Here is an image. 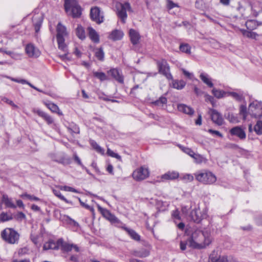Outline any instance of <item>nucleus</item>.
Here are the masks:
<instances>
[{
    "mask_svg": "<svg viewBox=\"0 0 262 262\" xmlns=\"http://www.w3.org/2000/svg\"><path fill=\"white\" fill-rule=\"evenodd\" d=\"M167 98L164 96L160 97L159 99L152 102V103L157 106H162L164 104L167 103Z\"/></svg>",
    "mask_w": 262,
    "mask_h": 262,
    "instance_id": "39",
    "label": "nucleus"
},
{
    "mask_svg": "<svg viewBox=\"0 0 262 262\" xmlns=\"http://www.w3.org/2000/svg\"><path fill=\"white\" fill-rule=\"evenodd\" d=\"M108 73L110 74L113 78H114L115 80L118 81L119 83H123V77L120 73L119 71L116 69H113L110 70Z\"/></svg>",
    "mask_w": 262,
    "mask_h": 262,
    "instance_id": "19",
    "label": "nucleus"
},
{
    "mask_svg": "<svg viewBox=\"0 0 262 262\" xmlns=\"http://www.w3.org/2000/svg\"><path fill=\"white\" fill-rule=\"evenodd\" d=\"M179 147L181 149L182 151H183L184 153L189 155L191 158L193 155L194 154V152L190 148L183 146L181 145H178Z\"/></svg>",
    "mask_w": 262,
    "mask_h": 262,
    "instance_id": "40",
    "label": "nucleus"
},
{
    "mask_svg": "<svg viewBox=\"0 0 262 262\" xmlns=\"http://www.w3.org/2000/svg\"><path fill=\"white\" fill-rule=\"evenodd\" d=\"M21 54L12 52L11 57L15 60H20L21 58Z\"/></svg>",
    "mask_w": 262,
    "mask_h": 262,
    "instance_id": "57",
    "label": "nucleus"
},
{
    "mask_svg": "<svg viewBox=\"0 0 262 262\" xmlns=\"http://www.w3.org/2000/svg\"><path fill=\"white\" fill-rule=\"evenodd\" d=\"M227 119L229 120V122L233 123H236L239 122L238 118L232 113H229L228 114Z\"/></svg>",
    "mask_w": 262,
    "mask_h": 262,
    "instance_id": "47",
    "label": "nucleus"
},
{
    "mask_svg": "<svg viewBox=\"0 0 262 262\" xmlns=\"http://www.w3.org/2000/svg\"><path fill=\"white\" fill-rule=\"evenodd\" d=\"M58 243H59V248L64 252H68L72 250L77 252L80 251L79 248L76 245L64 242L61 238L58 239Z\"/></svg>",
    "mask_w": 262,
    "mask_h": 262,
    "instance_id": "11",
    "label": "nucleus"
},
{
    "mask_svg": "<svg viewBox=\"0 0 262 262\" xmlns=\"http://www.w3.org/2000/svg\"><path fill=\"white\" fill-rule=\"evenodd\" d=\"M98 98L105 101H111L112 102H117L116 100L114 99H110L105 96V95L103 93L98 94Z\"/></svg>",
    "mask_w": 262,
    "mask_h": 262,
    "instance_id": "58",
    "label": "nucleus"
},
{
    "mask_svg": "<svg viewBox=\"0 0 262 262\" xmlns=\"http://www.w3.org/2000/svg\"><path fill=\"white\" fill-rule=\"evenodd\" d=\"M182 71L183 73V74L188 78L189 79H192L193 77V75L192 73L189 72L188 71H186L184 69H182Z\"/></svg>",
    "mask_w": 262,
    "mask_h": 262,
    "instance_id": "61",
    "label": "nucleus"
},
{
    "mask_svg": "<svg viewBox=\"0 0 262 262\" xmlns=\"http://www.w3.org/2000/svg\"><path fill=\"white\" fill-rule=\"evenodd\" d=\"M149 171L147 168L141 166L137 168L132 173L133 179L137 181H142L149 177Z\"/></svg>",
    "mask_w": 262,
    "mask_h": 262,
    "instance_id": "8",
    "label": "nucleus"
},
{
    "mask_svg": "<svg viewBox=\"0 0 262 262\" xmlns=\"http://www.w3.org/2000/svg\"><path fill=\"white\" fill-rule=\"evenodd\" d=\"M208 132L213 136H217L221 138L223 137V135L217 130H214L212 129H208Z\"/></svg>",
    "mask_w": 262,
    "mask_h": 262,
    "instance_id": "59",
    "label": "nucleus"
},
{
    "mask_svg": "<svg viewBox=\"0 0 262 262\" xmlns=\"http://www.w3.org/2000/svg\"><path fill=\"white\" fill-rule=\"evenodd\" d=\"M172 216L174 219L180 220L179 211L177 210H174L172 213Z\"/></svg>",
    "mask_w": 262,
    "mask_h": 262,
    "instance_id": "64",
    "label": "nucleus"
},
{
    "mask_svg": "<svg viewBox=\"0 0 262 262\" xmlns=\"http://www.w3.org/2000/svg\"><path fill=\"white\" fill-rule=\"evenodd\" d=\"M159 71L168 79H172V76L170 73L169 67L166 61H163L159 65Z\"/></svg>",
    "mask_w": 262,
    "mask_h": 262,
    "instance_id": "15",
    "label": "nucleus"
},
{
    "mask_svg": "<svg viewBox=\"0 0 262 262\" xmlns=\"http://www.w3.org/2000/svg\"><path fill=\"white\" fill-rule=\"evenodd\" d=\"M167 7L168 9H171L176 7H178V5L170 0H167Z\"/></svg>",
    "mask_w": 262,
    "mask_h": 262,
    "instance_id": "56",
    "label": "nucleus"
},
{
    "mask_svg": "<svg viewBox=\"0 0 262 262\" xmlns=\"http://www.w3.org/2000/svg\"><path fill=\"white\" fill-rule=\"evenodd\" d=\"M73 158L75 160V161L80 166H81L83 168H85L86 169V168L84 167V166L83 165V164H82L81 163V161L80 159V158L78 157V156L76 154H74L73 155Z\"/></svg>",
    "mask_w": 262,
    "mask_h": 262,
    "instance_id": "60",
    "label": "nucleus"
},
{
    "mask_svg": "<svg viewBox=\"0 0 262 262\" xmlns=\"http://www.w3.org/2000/svg\"><path fill=\"white\" fill-rule=\"evenodd\" d=\"M248 113L246 106L241 105L239 108V115L242 116L243 120H245L246 119Z\"/></svg>",
    "mask_w": 262,
    "mask_h": 262,
    "instance_id": "42",
    "label": "nucleus"
},
{
    "mask_svg": "<svg viewBox=\"0 0 262 262\" xmlns=\"http://www.w3.org/2000/svg\"><path fill=\"white\" fill-rule=\"evenodd\" d=\"M58 249H59V243H58V240L56 242L52 240H50L46 243L43 246V249L44 250L50 249L56 250Z\"/></svg>",
    "mask_w": 262,
    "mask_h": 262,
    "instance_id": "20",
    "label": "nucleus"
},
{
    "mask_svg": "<svg viewBox=\"0 0 262 262\" xmlns=\"http://www.w3.org/2000/svg\"><path fill=\"white\" fill-rule=\"evenodd\" d=\"M133 254L135 256L145 257L149 254V252L146 249H142L139 250L134 251Z\"/></svg>",
    "mask_w": 262,
    "mask_h": 262,
    "instance_id": "34",
    "label": "nucleus"
},
{
    "mask_svg": "<svg viewBox=\"0 0 262 262\" xmlns=\"http://www.w3.org/2000/svg\"><path fill=\"white\" fill-rule=\"evenodd\" d=\"M76 34L77 36L81 40L85 38V31L80 25H78L76 29Z\"/></svg>",
    "mask_w": 262,
    "mask_h": 262,
    "instance_id": "32",
    "label": "nucleus"
},
{
    "mask_svg": "<svg viewBox=\"0 0 262 262\" xmlns=\"http://www.w3.org/2000/svg\"><path fill=\"white\" fill-rule=\"evenodd\" d=\"M178 110L179 111L183 112L186 114L192 115L194 113L193 109L185 104H179L178 105Z\"/></svg>",
    "mask_w": 262,
    "mask_h": 262,
    "instance_id": "23",
    "label": "nucleus"
},
{
    "mask_svg": "<svg viewBox=\"0 0 262 262\" xmlns=\"http://www.w3.org/2000/svg\"><path fill=\"white\" fill-rule=\"evenodd\" d=\"M254 130L258 135H262V121H258L254 127Z\"/></svg>",
    "mask_w": 262,
    "mask_h": 262,
    "instance_id": "41",
    "label": "nucleus"
},
{
    "mask_svg": "<svg viewBox=\"0 0 262 262\" xmlns=\"http://www.w3.org/2000/svg\"><path fill=\"white\" fill-rule=\"evenodd\" d=\"M88 34L90 39L95 43L99 42V35L97 32L92 27H90L88 28Z\"/></svg>",
    "mask_w": 262,
    "mask_h": 262,
    "instance_id": "21",
    "label": "nucleus"
},
{
    "mask_svg": "<svg viewBox=\"0 0 262 262\" xmlns=\"http://www.w3.org/2000/svg\"><path fill=\"white\" fill-rule=\"evenodd\" d=\"M1 237L6 243L15 244L18 242L19 234L13 229L7 228L2 231Z\"/></svg>",
    "mask_w": 262,
    "mask_h": 262,
    "instance_id": "4",
    "label": "nucleus"
},
{
    "mask_svg": "<svg viewBox=\"0 0 262 262\" xmlns=\"http://www.w3.org/2000/svg\"><path fill=\"white\" fill-rule=\"evenodd\" d=\"M195 179L199 182L204 184H212L216 181V177L209 171H204L195 174Z\"/></svg>",
    "mask_w": 262,
    "mask_h": 262,
    "instance_id": "6",
    "label": "nucleus"
},
{
    "mask_svg": "<svg viewBox=\"0 0 262 262\" xmlns=\"http://www.w3.org/2000/svg\"><path fill=\"white\" fill-rule=\"evenodd\" d=\"M25 52L29 57L34 58L38 57L41 54L40 50L31 43L26 46Z\"/></svg>",
    "mask_w": 262,
    "mask_h": 262,
    "instance_id": "10",
    "label": "nucleus"
},
{
    "mask_svg": "<svg viewBox=\"0 0 262 262\" xmlns=\"http://www.w3.org/2000/svg\"><path fill=\"white\" fill-rule=\"evenodd\" d=\"M93 74L96 77L101 81H104L107 79L106 75L103 72H95Z\"/></svg>",
    "mask_w": 262,
    "mask_h": 262,
    "instance_id": "46",
    "label": "nucleus"
},
{
    "mask_svg": "<svg viewBox=\"0 0 262 262\" xmlns=\"http://www.w3.org/2000/svg\"><path fill=\"white\" fill-rule=\"evenodd\" d=\"M32 20L34 25L35 31L37 33L39 31L40 26L42 24V18L41 16H33Z\"/></svg>",
    "mask_w": 262,
    "mask_h": 262,
    "instance_id": "26",
    "label": "nucleus"
},
{
    "mask_svg": "<svg viewBox=\"0 0 262 262\" xmlns=\"http://www.w3.org/2000/svg\"><path fill=\"white\" fill-rule=\"evenodd\" d=\"M190 216L194 222L199 223L203 219L207 216V214L206 213L202 214L200 209H194L191 212Z\"/></svg>",
    "mask_w": 262,
    "mask_h": 262,
    "instance_id": "16",
    "label": "nucleus"
},
{
    "mask_svg": "<svg viewBox=\"0 0 262 262\" xmlns=\"http://www.w3.org/2000/svg\"><path fill=\"white\" fill-rule=\"evenodd\" d=\"M212 239L209 230L197 229L192 233L188 242L190 247L195 249H202L209 246L212 243Z\"/></svg>",
    "mask_w": 262,
    "mask_h": 262,
    "instance_id": "1",
    "label": "nucleus"
},
{
    "mask_svg": "<svg viewBox=\"0 0 262 262\" xmlns=\"http://www.w3.org/2000/svg\"><path fill=\"white\" fill-rule=\"evenodd\" d=\"M229 133L231 135L236 136L242 140H245L246 138L245 128L240 126L232 127L229 130Z\"/></svg>",
    "mask_w": 262,
    "mask_h": 262,
    "instance_id": "12",
    "label": "nucleus"
},
{
    "mask_svg": "<svg viewBox=\"0 0 262 262\" xmlns=\"http://www.w3.org/2000/svg\"><path fill=\"white\" fill-rule=\"evenodd\" d=\"M2 202L4 203L7 208H16V206L14 204L12 199L9 198L7 194H3Z\"/></svg>",
    "mask_w": 262,
    "mask_h": 262,
    "instance_id": "24",
    "label": "nucleus"
},
{
    "mask_svg": "<svg viewBox=\"0 0 262 262\" xmlns=\"http://www.w3.org/2000/svg\"><path fill=\"white\" fill-rule=\"evenodd\" d=\"M221 256H219L217 252L214 250L209 255L208 262H219Z\"/></svg>",
    "mask_w": 262,
    "mask_h": 262,
    "instance_id": "37",
    "label": "nucleus"
},
{
    "mask_svg": "<svg viewBox=\"0 0 262 262\" xmlns=\"http://www.w3.org/2000/svg\"><path fill=\"white\" fill-rule=\"evenodd\" d=\"M58 162L60 163H62L63 164H69L71 163V161L69 158L62 157V158H59V160H58Z\"/></svg>",
    "mask_w": 262,
    "mask_h": 262,
    "instance_id": "55",
    "label": "nucleus"
},
{
    "mask_svg": "<svg viewBox=\"0 0 262 262\" xmlns=\"http://www.w3.org/2000/svg\"><path fill=\"white\" fill-rule=\"evenodd\" d=\"M209 113L211 115L212 121L218 125H222L224 123V119L222 115L217 111L213 109H210Z\"/></svg>",
    "mask_w": 262,
    "mask_h": 262,
    "instance_id": "14",
    "label": "nucleus"
},
{
    "mask_svg": "<svg viewBox=\"0 0 262 262\" xmlns=\"http://www.w3.org/2000/svg\"><path fill=\"white\" fill-rule=\"evenodd\" d=\"M33 112L37 114L39 117L43 118L47 122L48 124L50 125L53 123V119L45 112L38 109H34L33 110Z\"/></svg>",
    "mask_w": 262,
    "mask_h": 262,
    "instance_id": "17",
    "label": "nucleus"
},
{
    "mask_svg": "<svg viewBox=\"0 0 262 262\" xmlns=\"http://www.w3.org/2000/svg\"><path fill=\"white\" fill-rule=\"evenodd\" d=\"M192 158L196 164H201L207 162V159L204 157L198 154L194 153Z\"/></svg>",
    "mask_w": 262,
    "mask_h": 262,
    "instance_id": "35",
    "label": "nucleus"
},
{
    "mask_svg": "<svg viewBox=\"0 0 262 262\" xmlns=\"http://www.w3.org/2000/svg\"><path fill=\"white\" fill-rule=\"evenodd\" d=\"M230 96L237 101H241L244 99V96L242 92H228L227 96Z\"/></svg>",
    "mask_w": 262,
    "mask_h": 262,
    "instance_id": "27",
    "label": "nucleus"
},
{
    "mask_svg": "<svg viewBox=\"0 0 262 262\" xmlns=\"http://www.w3.org/2000/svg\"><path fill=\"white\" fill-rule=\"evenodd\" d=\"M53 192L55 195H56L61 200L65 202L66 203H68V201L67 200V199L61 194V192L59 190L53 189Z\"/></svg>",
    "mask_w": 262,
    "mask_h": 262,
    "instance_id": "50",
    "label": "nucleus"
},
{
    "mask_svg": "<svg viewBox=\"0 0 262 262\" xmlns=\"http://www.w3.org/2000/svg\"><path fill=\"white\" fill-rule=\"evenodd\" d=\"M248 113L251 117L259 118L262 117V102L254 101L251 102L248 107Z\"/></svg>",
    "mask_w": 262,
    "mask_h": 262,
    "instance_id": "7",
    "label": "nucleus"
},
{
    "mask_svg": "<svg viewBox=\"0 0 262 262\" xmlns=\"http://www.w3.org/2000/svg\"><path fill=\"white\" fill-rule=\"evenodd\" d=\"M107 154L112 157L115 158L119 160H121V157L120 155H119L118 154L114 152L113 150H112L111 149L108 148L107 150Z\"/></svg>",
    "mask_w": 262,
    "mask_h": 262,
    "instance_id": "52",
    "label": "nucleus"
},
{
    "mask_svg": "<svg viewBox=\"0 0 262 262\" xmlns=\"http://www.w3.org/2000/svg\"><path fill=\"white\" fill-rule=\"evenodd\" d=\"M90 17L92 20L97 24H101L104 21V14L98 7H94L91 9Z\"/></svg>",
    "mask_w": 262,
    "mask_h": 262,
    "instance_id": "9",
    "label": "nucleus"
},
{
    "mask_svg": "<svg viewBox=\"0 0 262 262\" xmlns=\"http://www.w3.org/2000/svg\"><path fill=\"white\" fill-rule=\"evenodd\" d=\"M179 173L176 171H168L161 176V179L165 180H173L179 177Z\"/></svg>",
    "mask_w": 262,
    "mask_h": 262,
    "instance_id": "22",
    "label": "nucleus"
},
{
    "mask_svg": "<svg viewBox=\"0 0 262 262\" xmlns=\"http://www.w3.org/2000/svg\"><path fill=\"white\" fill-rule=\"evenodd\" d=\"M13 219L11 215H9L7 213L3 212L0 214V221L4 222L10 221Z\"/></svg>",
    "mask_w": 262,
    "mask_h": 262,
    "instance_id": "43",
    "label": "nucleus"
},
{
    "mask_svg": "<svg viewBox=\"0 0 262 262\" xmlns=\"http://www.w3.org/2000/svg\"><path fill=\"white\" fill-rule=\"evenodd\" d=\"M190 47L188 44H181L180 46V50L186 53H190Z\"/></svg>",
    "mask_w": 262,
    "mask_h": 262,
    "instance_id": "48",
    "label": "nucleus"
},
{
    "mask_svg": "<svg viewBox=\"0 0 262 262\" xmlns=\"http://www.w3.org/2000/svg\"><path fill=\"white\" fill-rule=\"evenodd\" d=\"M129 34L132 43L134 45H137L140 39L139 32L134 29H131L129 30Z\"/></svg>",
    "mask_w": 262,
    "mask_h": 262,
    "instance_id": "18",
    "label": "nucleus"
},
{
    "mask_svg": "<svg viewBox=\"0 0 262 262\" xmlns=\"http://www.w3.org/2000/svg\"><path fill=\"white\" fill-rule=\"evenodd\" d=\"M69 260H70L71 262H79V255L77 254L71 255L69 258Z\"/></svg>",
    "mask_w": 262,
    "mask_h": 262,
    "instance_id": "63",
    "label": "nucleus"
},
{
    "mask_svg": "<svg viewBox=\"0 0 262 262\" xmlns=\"http://www.w3.org/2000/svg\"><path fill=\"white\" fill-rule=\"evenodd\" d=\"M95 57L100 61H103L104 58V53L102 48H96L94 50Z\"/></svg>",
    "mask_w": 262,
    "mask_h": 262,
    "instance_id": "33",
    "label": "nucleus"
},
{
    "mask_svg": "<svg viewBox=\"0 0 262 262\" xmlns=\"http://www.w3.org/2000/svg\"><path fill=\"white\" fill-rule=\"evenodd\" d=\"M92 146L98 152L103 154L104 150L94 140H91L90 142Z\"/></svg>",
    "mask_w": 262,
    "mask_h": 262,
    "instance_id": "44",
    "label": "nucleus"
},
{
    "mask_svg": "<svg viewBox=\"0 0 262 262\" xmlns=\"http://www.w3.org/2000/svg\"><path fill=\"white\" fill-rule=\"evenodd\" d=\"M63 217L62 220L66 221L68 224L75 227H78L79 226V224L77 222L70 218L69 216L64 215Z\"/></svg>",
    "mask_w": 262,
    "mask_h": 262,
    "instance_id": "45",
    "label": "nucleus"
},
{
    "mask_svg": "<svg viewBox=\"0 0 262 262\" xmlns=\"http://www.w3.org/2000/svg\"><path fill=\"white\" fill-rule=\"evenodd\" d=\"M172 84L173 88L181 90L185 86L186 83L183 80H173Z\"/></svg>",
    "mask_w": 262,
    "mask_h": 262,
    "instance_id": "36",
    "label": "nucleus"
},
{
    "mask_svg": "<svg viewBox=\"0 0 262 262\" xmlns=\"http://www.w3.org/2000/svg\"><path fill=\"white\" fill-rule=\"evenodd\" d=\"M14 218L17 221H21L26 219V215L22 212H19L14 216Z\"/></svg>",
    "mask_w": 262,
    "mask_h": 262,
    "instance_id": "54",
    "label": "nucleus"
},
{
    "mask_svg": "<svg viewBox=\"0 0 262 262\" xmlns=\"http://www.w3.org/2000/svg\"><path fill=\"white\" fill-rule=\"evenodd\" d=\"M246 26L249 30H253L256 28V22L254 20H249L246 22Z\"/></svg>",
    "mask_w": 262,
    "mask_h": 262,
    "instance_id": "51",
    "label": "nucleus"
},
{
    "mask_svg": "<svg viewBox=\"0 0 262 262\" xmlns=\"http://www.w3.org/2000/svg\"><path fill=\"white\" fill-rule=\"evenodd\" d=\"M59 188H60V190H64L66 191H71V192H75V193L79 192L77 190L75 189V188H74L73 187H70V186H59Z\"/></svg>",
    "mask_w": 262,
    "mask_h": 262,
    "instance_id": "49",
    "label": "nucleus"
},
{
    "mask_svg": "<svg viewBox=\"0 0 262 262\" xmlns=\"http://www.w3.org/2000/svg\"><path fill=\"white\" fill-rule=\"evenodd\" d=\"M98 210L101 212L102 215L112 223H119V220L112 214L109 210L103 208L99 205H98Z\"/></svg>",
    "mask_w": 262,
    "mask_h": 262,
    "instance_id": "13",
    "label": "nucleus"
},
{
    "mask_svg": "<svg viewBox=\"0 0 262 262\" xmlns=\"http://www.w3.org/2000/svg\"><path fill=\"white\" fill-rule=\"evenodd\" d=\"M124 229L127 232L128 234L132 239L136 241H139L140 240V236L134 230L126 227H124Z\"/></svg>",
    "mask_w": 262,
    "mask_h": 262,
    "instance_id": "29",
    "label": "nucleus"
},
{
    "mask_svg": "<svg viewBox=\"0 0 262 262\" xmlns=\"http://www.w3.org/2000/svg\"><path fill=\"white\" fill-rule=\"evenodd\" d=\"M193 176L190 174H186L183 177V179L186 182H191L193 180Z\"/></svg>",
    "mask_w": 262,
    "mask_h": 262,
    "instance_id": "62",
    "label": "nucleus"
},
{
    "mask_svg": "<svg viewBox=\"0 0 262 262\" xmlns=\"http://www.w3.org/2000/svg\"><path fill=\"white\" fill-rule=\"evenodd\" d=\"M46 106L52 112L62 115V113L60 111L58 106L53 103H45Z\"/></svg>",
    "mask_w": 262,
    "mask_h": 262,
    "instance_id": "31",
    "label": "nucleus"
},
{
    "mask_svg": "<svg viewBox=\"0 0 262 262\" xmlns=\"http://www.w3.org/2000/svg\"><path fill=\"white\" fill-rule=\"evenodd\" d=\"M212 93L217 99H221L224 97L227 96V92H226L223 90L216 89L213 88L212 90Z\"/></svg>",
    "mask_w": 262,
    "mask_h": 262,
    "instance_id": "30",
    "label": "nucleus"
},
{
    "mask_svg": "<svg viewBox=\"0 0 262 262\" xmlns=\"http://www.w3.org/2000/svg\"><path fill=\"white\" fill-rule=\"evenodd\" d=\"M123 36V33L118 30L113 31L110 34L109 38L113 40H118L121 39Z\"/></svg>",
    "mask_w": 262,
    "mask_h": 262,
    "instance_id": "25",
    "label": "nucleus"
},
{
    "mask_svg": "<svg viewBox=\"0 0 262 262\" xmlns=\"http://www.w3.org/2000/svg\"><path fill=\"white\" fill-rule=\"evenodd\" d=\"M64 6L68 15L73 18H78L81 16V8L76 0H64Z\"/></svg>",
    "mask_w": 262,
    "mask_h": 262,
    "instance_id": "3",
    "label": "nucleus"
},
{
    "mask_svg": "<svg viewBox=\"0 0 262 262\" xmlns=\"http://www.w3.org/2000/svg\"><path fill=\"white\" fill-rule=\"evenodd\" d=\"M56 32L58 49L64 53L63 54L59 55V57L63 60L67 58L68 55L67 47L65 43V38L68 36L69 33L66 27L60 22H59L56 26Z\"/></svg>",
    "mask_w": 262,
    "mask_h": 262,
    "instance_id": "2",
    "label": "nucleus"
},
{
    "mask_svg": "<svg viewBox=\"0 0 262 262\" xmlns=\"http://www.w3.org/2000/svg\"><path fill=\"white\" fill-rule=\"evenodd\" d=\"M115 7L117 10V16L121 19L123 23H125L127 17L126 11L133 12L130 4L128 2H125L123 4L117 2L116 4Z\"/></svg>",
    "mask_w": 262,
    "mask_h": 262,
    "instance_id": "5",
    "label": "nucleus"
},
{
    "mask_svg": "<svg viewBox=\"0 0 262 262\" xmlns=\"http://www.w3.org/2000/svg\"><path fill=\"white\" fill-rule=\"evenodd\" d=\"M21 197L23 198H27V199H28L30 200H34V201H38L40 200V199L38 198L35 196L34 195H31L28 194L27 193H24V194H21Z\"/></svg>",
    "mask_w": 262,
    "mask_h": 262,
    "instance_id": "53",
    "label": "nucleus"
},
{
    "mask_svg": "<svg viewBox=\"0 0 262 262\" xmlns=\"http://www.w3.org/2000/svg\"><path fill=\"white\" fill-rule=\"evenodd\" d=\"M200 77L201 79L203 81V82L207 85L209 87H213V84L211 81V78L207 74L205 73H201L200 75Z\"/></svg>",
    "mask_w": 262,
    "mask_h": 262,
    "instance_id": "28",
    "label": "nucleus"
},
{
    "mask_svg": "<svg viewBox=\"0 0 262 262\" xmlns=\"http://www.w3.org/2000/svg\"><path fill=\"white\" fill-rule=\"evenodd\" d=\"M242 34L248 38L256 39L258 36L257 34L255 32L247 31L246 30H241Z\"/></svg>",
    "mask_w": 262,
    "mask_h": 262,
    "instance_id": "38",
    "label": "nucleus"
}]
</instances>
